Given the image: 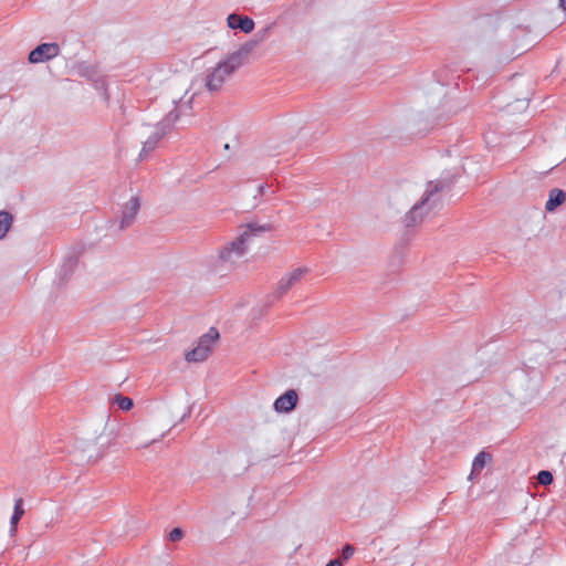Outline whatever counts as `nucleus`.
<instances>
[{
    "instance_id": "obj_7",
    "label": "nucleus",
    "mask_w": 566,
    "mask_h": 566,
    "mask_svg": "<svg viewBox=\"0 0 566 566\" xmlns=\"http://www.w3.org/2000/svg\"><path fill=\"white\" fill-rule=\"evenodd\" d=\"M227 69L219 62L216 67L207 73L205 77V86L209 92H218L224 80L230 76Z\"/></svg>"
},
{
    "instance_id": "obj_4",
    "label": "nucleus",
    "mask_w": 566,
    "mask_h": 566,
    "mask_svg": "<svg viewBox=\"0 0 566 566\" xmlns=\"http://www.w3.org/2000/svg\"><path fill=\"white\" fill-rule=\"evenodd\" d=\"M255 45L256 41H248L243 43L237 51L230 53L223 61H220V63L227 69L228 73L232 75L247 62Z\"/></svg>"
},
{
    "instance_id": "obj_23",
    "label": "nucleus",
    "mask_w": 566,
    "mask_h": 566,
    "mask_svg": "<svg viewBox=\"0 0 566 566\" xmlns=\"http://www.w3.org/2000/svg\"><path fill=\"white\" fill-rule=\"evenodd\" d=\"M264 189H265V187H264L263 185H260V186L258 187V192H259L260 195H263Z\"/></svg>"
},
{
    "instance_id": "obj_22",
    "label": "nucleus",
    "mask_w": 566,
    "mask_h": 566,
    "mask_svg": "<svg viewBox=\"0 0 566 566\" xmlns=\"http://www.w3.org/2000/svg\"><path fill=\"white\" fill-rule=\"evenodd\" d=\"M560 8L566 11V0H559Z\"/></svg>"
},
{
    "instance_id": "obj_19",
    "label": "nucleus",
    "mask_w": 566,
    "mask_h": 566,
    "mask_svg": "<svg viewBox=\"0 0 566 566\" xmlns=\"http://www.w3.org/2000/svg\"><path fill=\"white\" fill-rule=\"evenodd\" d=\"M184 537V531L180 527L172 528L167 538L170 542H179Z\"/></svg>"
},
{
    "instance_id": "obj_16",
    "label": "nucleus",
    "mask_w": 566,
    "mask_h": 566,
    "mask_svg": "<svg viewBox=\"0 0 566 566\" xmlns=\"http://www.w3.org/2000/svg\"><path fill=\"white\" fill-rule=\"evenodd\" d=\"M23 514H24L23 500L21 497H19L14 501L13 513H12V516L10 520L11 531L17 530V525H18L19 521L21 520V517L23 516Z\"/></svg>"
},
{
    "instance_id": "obj_20",
    "label": "nucleus",
    "mask_w": 566,
    "mask_h": 566,
    "mask_svg": "<svg viewBox=\"0 0 566 566\" xmlns=\"http://www.w3.org/2000/svg\"><path fill=\"white\" fill-rule=\"evenodd\" d=\"M355 553V547L350 544H347L343 547L339 559L348 560Z\"/></svg>"
},
{
    "instance_id": "obj_17",
    "label": "nucleus",
    "mask_w": 566,
    "mask_h": 566,
    "mask_svg": "<svg viewBox=\"0 0 566 566\" xmlns=\"http://www.w3.org/2000/svg\"><path fill=\"white\" fill-rule=\"evenodd\" d=\"M113 403L124 411L130 410L134 406V402L129 397L123 396L120 394L115 395L113 398Z\"/></svg>"
},
{
    "instance_id": "obj_3",
    "label": "nucleus",
    "mask_w": 566,
    "mask_h": 566,
    "mask_svg": "<svg viewBox=\"0 0 566 566\" xmlns=\"http://www.w3.org/2000/svg\"><path fill=\"white\" fill-rule=\"evenodd\" d=\"M179 112L175 108L156 124L154 132L143 143L142 150L138 155L139 160L146 159L148 155L157 148L160 140L171 132L175 123L179 119Z\"/></svg>"
},
{
    "instance_id": "obj_13",
    "label": "nucleus",
    "mask_w": 566,
    "mask_h": 566,
    "mask_svg": "<svg viewBox=\"0 0 566 566\" xmlns=\"http://www.w3.org/2000/svg\"><path fill=\"white\" fill-rule=\"evenodd\" d=\"M219 338V332L217 328L211 327L207 334H203L198 342V346L202 349L211 352L212 344Z\"/></svg>"
},
{
    "instance_id": "obj_14",
    "label": "nucleus",
    "mask_w": 566,
    "mask_h": 566,
    "mask_svg": "<svg viewBox=\"0 0 566 566\" xmlns=\"http://www.w3.org/2000/svg\"><path fill=\"white\" fill-rule=\"evenodd\" d=\"M209 355L210 350L202 349L201 347L197 346L196 348L189 350L185 358L189 363H199L205 361Z\"/></svg>"
},
{
    "instance_id": "obj_6",
    "label": "nucleus",
    "mask_w": 566,
    "mask_h": 566,
    "mask_svg": "<svg viewBox=\"0 0 566 566\" xmlns=\"http://www.w3.org/2000/svg\"><path fill=\"white\" fill-rule=\"evenodd\" d=\"M59 53L60 46L57 43H42L30 52L28 60L34 64L42 63L57 56Z\"/></svg>"
},
{
    "instance_id": "obj_18",
    "label": "nucleus",
    "mask_w": 566,
    "mask_h": 566,
    "mask_svg": "<svg viewBox=\"0 0 566 566\" xmlns=\"http://www.w3.org/2000/svg\"><path fill=\"white\" fill-rule=\"evenodd\" d=\"M554 481V478H553V474L551 471H547V470H542L538 472L537 474V482L541 484V485H549L552 484Z\"/></svg>"
},
{
    "instance_id": "obj_12",
    "label": "nucleus",
    "mask_w": 566,
    "mask_h": 566,
    "mask_svg": "<svg viewBox=\"0 0 566 566\" xmlns=\"http://www.w3.org/2000/svg\"><path fill=\"white\" fill-rule=\"evenodd\" d=\"M489 461H491V454L489 452H479L473 460L470 478L474 474H479Z\"/></svg>"
},
{
    "instance_id": "obj_24",
    "label": "nucleus",
    "mask_w": 566,
    "mask_h": 566,
    "mask_svg": "<svg viewBox=\"0 0 566 566\" xmlns=\"http://www.w3.org/2000/svg\"><path fill=\"white\" fill-rule=\"evenodd\" d=\"M69 263H70V268H72L74 264H76V260H70Z\"/></svg>"
},
{
    "instance_id": "obj_11",
    "label": "nucleus",
    "mask_w": 566,
    "mask_h": 566,
    "mask_svg": "<svg viewBox=\"0 0 566 566\" xmlns=\"http://www.w3.org/2000/svg\"><path fill=\"white\" fill-rule=\"evenodd\" d=\"M566 201V192L558 188L549 190L548 200L545 203V210L547 212L555 211L559 206Z\"/></svg>"
},
{
    "instance_id": "obj_9",
    "label": "nucleus",
    "mask_w": 566,
    "mask_h": 566,
    "mask_svg": "<svg viewBox=\"0 0 566 566\" xmlns=\"http://www.w3.org/2000/svg\"><path fill=\"white\" fill-rule=\"evenodd\" d=\"M227 23L230 29L240 30L243 33H250L254 30V21L248 15L231 13L227 18Z\"/></svg>"
},
{
    "instance_id": "obj_8",
    "label": "nucleus",
    "mask_w": 566,
    "mask_h": 566,
    "mask_svg": "<svg viewBox=\"0 0 566 566\" xmlns=\"http://www.w3.org/2000/svg\"><path fill=\"white\" fill-rule=\"evenodd\" d=\"M140 200L138 197H132L128 202L123 206L122 216L119 221L120 230L129 228L139 211Z\"/></svg>"
},
{
    "instance_id": "obj_5",
    "label": "nucleus",
    "mask_w": 566,
    "mask_h": 566,
    "mask_svg": "<svg viewBox=\"0 0 566 566\" xmlns=\"http://www.w3.org/2000/svg\"><path fill=\"white\" fill-rule=\"evenodd\" d=\"M308 269L305 266L294 269L292 272L283 275L277 282L275 292L271 295L273 301H277L283 297L294 285H296L305 274L308 273Z\"/></svg>"
},
{
    "instance_id": "obj_2",
    "label": "nucleus",
    "mask_w": 566,
    "mask_h": 566,
    "mask_svg": "<svg viewBox=\"0 0 566 566\" xmlns=\"http://www.w3.org/2000/svg\"><path fill=\"white\" fill-rule=\"evenodd\" d=\"M458 175H446L437 180H431L427 185V189L419 202L406 213L403 222L410 228L422 222L424 216L429 213L437 205L436 195L449 190L455 182Z\"/></svg>"
},
{
    "instance_id": "obj_15",
    "label": "nucleus",
    "mask_w": 566,
    "mask_h": 566,
    "mask_svg": "<svg viewBox=\"0 0 566 566\" xmlns=\"http://www.w3.org/2000/svg\"><path fill=\"white\" fill-rule=\"evenodd\" d=\"M13 216L9 211H0V240L6 237L13 224Z\"/></svg>"
},
{
    "instance_id": "obj_21",
    "label": "nucleus",
    "mask_w": 566,
    "mask_h": 566,
    "mask_svg": "<svg viewBox=\"0 0 566 566\" xmlns=\"http://www.w3.org/2000/svg\"><path fill=\"white\" fill-rule=\"evenodd\" d=\"M326 566H343V562L339 558H334Z\"/></svg>"
},
{
    "instance_id": "obj_10",
    "label": "nucleus",
    "mask_w": 566,
    "mask_h": 566,
    "mask_svg": "<svg viewBox=\"0 0 566 566\" xmlns=\"http://www.w3.org/2000/svg\"><path fill=\"white\" fill-rule=\"evenodd\" d=\"M297 400L296 391L289 389L274 401V409L277 412H290L295 408Z\"/></svg>"
},
{
    "instance_id": "obj_1",
    "label": "nucleus",
    "mask_w": 566,
    "mask_h": 566,
    "mask_svg": "<svg viewBox=\"0 0 566 566\" xmlns=\"http://www.w3.org/2000/svg\"><path fill=\"white\" fill-rule=\"evenodd\" d=\"M241 229L240 234L222 245L218 253V263L229 270L235 268L239 260L247 254L251 239L271 231L272 226L270 223L250 222L241 227Z\"/></svg>"
}]
</instances>
